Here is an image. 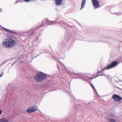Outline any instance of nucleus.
Instances as JSON below:
<instances>
[{
	"mask_svg": "<svg viewBox=\"0 0 122 122\" xmlns=\"http://www.w3.org/2000/svg\"><path fill=\"white\" fill-rule=\"evenodd\" d=\"M62 18L60 17L57 19L56 21H51L48 20H44L42 22V24L39 27H35L33 28L29 31L25 32V33H26L30 35L36 34H39L40 32L39 28L42 26H47L49 25L54 24L56 23H59L65 29L66 32L64 35L65 40L62 41L61 44L58 43L57 48L60 51L64 50L66 46V44L69 42V41L71 40V37L73 36L72 32L71 30V27L67 25L66 23L64 22L61 20Z\"/></svg>",
	"mask_w": 122,
	"mask_h": 122,
	"instance_id": "f257e3e1",
	"label": "nucleus"
},
{
	"mask_svg": "<svg viewBox=\"0 0 122 122\" xmlns=\"http://www.w3.org/2000/svg\"><path fill=\"white\" fill-rule=\"evenodd\" d=\"M72 98L73 100H74L73 102L76 110H73L72 112H70V114L71 116L70 117H68L67 118H65L63 119V120L65 121L66 122H71L73 120V118L74 117V116L76 114V111H79V110L78 109L79 108H82L84 107V104L82 101L77 100L74 97L73 98Z\"/></svg>",
	"mask_w": 122,
	"mask_h": 122,
	"instance_id": "f03ea898",
	"label": "nucleus"
},
{
	"mask_svg": "<svg viewBox=\"0 0 122 122\" xmlns=\"http://www.w3.org/2000/svg\"><path fill=\"white\" fill-rule=\"evenodd\" d=\"M17 41V38L15 37H10L5 39L2 42L4 47L7 48H10L13 47Z\"/></svg>",
	"mask_w": 122,
	"mask_h": 122,
	"instance_id": "7ed1b4c3",
	"label": "nucleus"
},
{
	"mask_svg": "<svg viewBox=\"0 0 122 122\" xmlns=\"http://www.w3.org/2000/svg\"><path fill=\"white\" fill-rule=\"evenodd\" d=\"M58 61L65 67L66 71L67 72V73L72 75H75V76H77L76 77H74L73 78L75 79L77 78L80 79H81L82 80L86 81H88L89 80L90 81H91L92 79V78H90L87 76H84L82 74H79L71 71L69 69H68L64 65L63 63L59 61Z\"/></svg>",
	"mask_w": 122,
	"mask_h": 122,
	"instance_id": "20e7f679",
	"label": "nucleus"
},
{
	"mask_svg": "<svg viewBox=\"0 0 122 122\" xmlns=\"http://www.w3.org/2000/svg\"><path fill=\"white\" fill-rule=\"evenodd\" d=\"M47 75L46 74L40 71L35 75L34 79L37 82H41L46 79Z\"/></svg>",
	"mask_w": 122,
	"mask_h": 122,
	"instance_id": "39448f33",
	"label": "nucleus"
},
{
	"mask_svg": "<svg viewBox=\"0 0 122 122\" xmlns=\"http://www.w3.org/2000/svg\"><path fill=\"white\" fill-rule=\"evenodd\" d=\"M119 63V62L114 61L111 62V64H108L107 65V66H105L103 68V70H108L110 69L114 68L115 66L118 65Z\"/></svg>",
	"mask_w": 122,
	"mask_h": 122,
	"instance_id": "423d86ee",
	"label": "nucleus"
},
{
	"mask_svg": "<svg viewBox=\"0 0 122 122\" xmlns=\"http://www.w3.org/2000/svg\"><path fill=\"white\" fill-rule=\"evenodd\" d=\"M38 108L36 105H34L30 107L27 110V112L28 113H30L37 110Z\"/></svg>",
	"mask_w": 122,
	"mask_h": 122,
	"instance_id": "0eeeda50",
	"label": "nucleus"
},
{
	"mask_svg": "<svg viewBox=\"0 0 122 122\" xmlns=\"http://www.w3.org/2000/svg\"><path fill=\"white\" fill-rule=\"evenodd\" d=\"M110 117L111 118L109 119L110 122H117V120L119 118V117L113 113H110L109 114Z\"/></svg>",
	"mask_w": 122,
	"mask_h": 122,
	"instance_id": "6e6552de",
	"label": "nucleus"
},
{
	"mask_svg": "<svg viewBox=\"0 0 122 122\" xmlns=\"http://www.w3.org/2000/svg\"><path fill=\"white\" fill-rule=\"evenodd\" d=\"M40 36V35H38L36 40L32 42V46L33 47L37 46L40 43L41 40L39 38Z\"/></svg>",
	"mask_w": 122,
	"mask_h": 122,
	"instance_id": "1a4fd4ad",
	"label": "nucleus"
},
{
	"mask_svg": "<svg viewBox=\"0 0 122 122\" xmlns=\"http://www.w3.org/2000/svg\"><path fill=\"white\" fill-rule=\"evenodd\" d=\"M112 98L115 101H121L122 102V97L118 95L114 94L112 97Z\"/></svg>",
	"mask_w": 122,
	"mask_h": 122,
	"instance_id": "9d476101",
	"label": "nucleus"
},
{
	"mask_svg": "<svg viewBox=\"0 0 122 122\" xmlns=\"http://www.w3.org/2000/svg\"><path fill=\"white\" fill-rule=\"evenodd\" d=\"M92 2L93 6L95 8H98L99 7L100 4L97 0H92Z\"/></svg>",
	"mask_w": 122,
	"mask_h": 122,
	"instance_id": "9b49d317",
	"label": "nucleus"
},
{
	"mask_svg": "<svg viewBox=\"0 0 122 122\" xmlns=\"http://www.w3.org/2000/svg\"><path fill=\"white\" fill-rule=\"evenodd\" d=\"M13 91H11V93H10V90H9V88H8L7 89L8 93H7V94H5L4 95H3V97H5V99H6L7 98V97L8 95V96H10V97H9V99H10V98H11L12 96V92Z\"/></svg>",
	"mask_w": 122,
	"mask_h": 122,
	"instance_id": "f8f14e48",
	"label": "nucleus"
},
{
	"mask_svg": "<svg viewBox=\"0 0 122 122\" xmlns=\"http://www.w3.org/2000/svg\"><path fill=\"white\" fill-rule=\"evenodd\" d=\"M1 27L3 30H5L6 31L10 32L11 33L14 34H15L18 35V33L17 32L13 31L11 30H10L9 29H7L3 27L2 26H1Z\"/></svg>",
	"mask_w": 122,
	"mask_h": 122,
	"instance_id": "ddd939ff",
	"label": "nucleus"
},
{
	"mask_svg": "<svg viewBox=\"0 0 122 122\" xmlns=\"http://www.w3.org/2000/svg\"><path fill=\"white\" fill-rule=\"evenodd\" d=\"M63 0H56L55 4L56 5H61L62 3Z\"/></svg>",
	"mask_w": 122,
	"mask_h": 122,
	"instance_id": "4468645a",
	"label": "nucleus"
},
{
	"mask_svg": "<svg viewBox=\"0 0 122 122\" xmlns=\"http://www.w3.org/2000/svg\"><path fill=\"white\" fill-rule=\"evenodd\" d=\"M103 76L106 78H107L108 79V76L107 75H106L105 74H101V75L98 74L97 76H95V77H93V78H92V77H91V78H92V79H93L97 77L98 76Z\"/></svg>",
	"mask_w": 122,
	"mask_h": 122,
	"instance_id": "2eb2a0df",
	"label": "nucleus"
},
{
	"mask_svg": "<svg viewBox=\"0 0 122 122\" xmlns=\"http://www.w3.org/2000/svg\"><path fill=\"white\" fill-rule=\"evenodd\" d=\"M86 1V0H82V1L81 3V7L80 8V10H81L82 8L84 7L85 2Z\"/></svg>",
	"mask_w": 122,
	"mask_h": 122,
	"instance_id": "dca6fc26",
	"label": "nucleus"
},
{
	"mask_svg": "<svg viewBox=\"0 0 122 122\" xmlns=\"http://www.w3.org/2000/svg\"><path fill=\"white\" fill-rule=\"evenodd\" d=\"M0 122H9L6 118H2L0 119Z\"/></svg>",
	"mask_w": 122,
	"mask_h": 122,
	"instance_id": "f3484780",
	"label": "nucleus"
},
{
	"mask_svg": "<svg viewBox=\"0 0 122 122\" xmlns=\"http://www.w3.org/2000/svg\"><path fill=\"white\" fill-rule=\"evenodd\" d=\"M91 86L92 87V88L93 89V90H94V92H96V94H97V96L98 97H99V95H98L97 92L94 86H93V85L92 84L91 85Z\"/></svg>",
	"mask_w": 122,
	"mask_h": 122,
	"instance_id": "a211bd4d",
	"label": "nucleus"
},
{
	"mask_svg": "<svg viewBox=\"0 0 122 122\" xmlns=\"http://www.w3.org/2000/svg\"><path fill=\"white\" fill-rule=\"evenodd\" d=\"M110 12L111 13L113 14H114V15L117 14V15H120L122 14V13L121 12H111V11H110Z\"/></svg>",
	"mask_w": 122,
	"mask_h": 122,
	"instance_id": "6ab92c4d",
	"label": "nucleus"
},
{
	"mask_svg": "<svg viewBox=\"0 0 122 122\" xmlns=\"http://www.w3.org/2000/svg\"><path fill=\"white\" fill-rule=\"evenodd\" d=\"M103 68H102V70H101V71H99V70H98V71L97 73V74H99V73H102V71H104V70H103Z\"/></svg>",
	"mask_w": 122,
	"mask_h": 122,
	"instance_id": "aec40b11",
	"label": "nucleus"
},
{
	"mask_svg": "<svg viewBox=\"0 0 122 122\" xmlns=\"http://www.w3.org/2000/svg\"><path fill=\"white\" fill-rule=\"evenodd\" d=\"M63 92H66V93H67V94H69V95H71V93L69 92H68L67 90H65V91H64Z\"/></svg>",
	"mask_w": 122,
	"mask_h": 122,
	"instance_id": "412c9836",
	"label": "nucleus"
},
{
	"mask_svg": "<svg viewBox=\"0 0 122 122\" xmlns=\"http://www.w3.org/2000/svg\"><path fill=\"white\" fill-rule=\"evenodd\" d=\"M63 92H66V93H67V94H69V95H71V93L69 92H68L67 90H65V91H64Z\"/></svg>",
	"mask_w": 122,
	"mask_h": 122,
	"instance_id": "4be33fe9",
	"label": "nucleus"
},
{
	"mask_svg": "<svg viewBox=\"0 0 122 122\" xmlns=\"http://www.w3.org/2000/svg\"><path fill=\"white\" fill-rule=\"evenodd\" d=\"M52 56V58H53L56 59V60H58V58H57V57H56V56Z\"/></svg>",
	"mask_w": 122,
	"mask_h": 122,
	"instance_id": "5701e85b",
	"label": "nucleus"
},
{
	"mask_svg": "<svg viewBox=\"0 0 122 122\" xmlns=\"http://www.w3.org/2000/svg\"><path fill=\"white\" fill-rule=\"evenodd\" d=\"M25 2H29L30 1H31V0H23Z\"/></svg>",
	"mask_w": 122,
	"mask_h": 122,
	"instance_id": "b1692460",
	"label": "nucleus"
},
{
	"mask_svg": "<svg viewBox=\"0 0 122 122\" xmlns=\"http://www.w3.org/2000/svg\"><path fill=\"white\" fill-rule=\"evenodd\" d=\"M19 2H22V1H19L18 0L16 2H15V4H16L18 3Z\"/></svg>",
	"mask_w": 122,
	"mask_h": 122,
	"instance_id": "393cba45",
	"label": "nucleus"
},
{
	"mask_svg": "<svg viewBox=\"0 0 122 122\" xmlns=\"http://www.w3.org/2000/svg\"><path fill=\"white\" fill-rule=\"evenodd\" d=\"M91 103H89L87 105V106L88 107H89L91 106Z\"/></svg>",
	"mask_w": 122,
	"mask_h": 122,
	"instance_id": "a878e982",
	"label": "nucleus"
},
{
	"mask_svg": "<svg viewBox=\"0 0 122 122\" xmlns=\"http://www.w3.org/2000/svg\"><path fill=\"white\" fill-rule=\"evenodd\" d=\"M4 74V73L2 72L1 73V74L0 75V78L3 75V74Z\"/></svg>",
	"mask_w": 122,
	"mask_h": 122,
	"instance_id": "bb28decb",
	"label": "nucleus"
},
{
	"mask_svg": "<svg viewBox=\"0 0 122 122\" xmlns=\"http://www.w3.org/2000/svg\"><path fill=\"white\" fill-rule=\"evenodd\" d=\"M7 61V60H6L5 61H4L1 64V65L0 66H1V65H3V64H4L6 61Z\"/></svg>",
	"mask_w": 122,
	"mask_h": 122,
	"instance_id": "cd10ccee",
	"label": "nucleus"
},
{
	"mask_svg": "<svg viewBox=\"0 0 122 122\" xmlns=\"http://www.w3.org/2000/svg\"><path fill=\"white\" fill-rule=\"evenodd\" d=\"M2 11V10L0 7V12H1Z\"/></svg>",
	"mask_w": 122,
	"mask_h": 122,
	"instance_id": "c85d7f7f",
	"label": "nucleus"
},
{
	"mask_svg": "<svg viewBox=\"0 0 122 122\" xmlns=\"http://www.w3.org/2000/svg\"><path fill=\"white\" fill-rule=\"evenodd\" d=\"M2 112L1 110L0 109V115L2 114Z\"/></svg>",
	"mask_w": 122,
	"mask_h": 122,
	"instance_id": "c756f323",
	"label": "nucleus"
},
{
	"mask_svg": "<svg viewBox=\"0 0 122 122\" xmlns=\"http://www.w3.org/2000/svg\"><path fill=\"white\" fill-rule=\"evenodd\" d=\"M16 61H15L14 62V64H15V63H16Z\"/></svg>",
	"mask_w": 122,
	"mask_h": 122,
	"instance_id": "7c9ffc66",
	"label": "nucleus"
},
{
	"mask_svg": "<svg viewBox=\"0 0 122 122\" xmlns=\"http://www.w3.org/2000/svg\"><path fill=\"white\" fill-rule=\"evenodd\" d=\"M57 55H59V54H58V53L57 52Z\"/></svg>",
	"mask_w": 122,
	"mask_h": 122,
	"instance_id": "2f4dec72",
	"label": "nucleus"
},
{
	"mask_svg": "<svg viewBox=\"0 0 122 122\" xmlns=\"http://www.w3.org/2000/svg\"><path fill=\"white\" fill-rule=\"evenodd\" d=\"M14 63L12 64V66L13 65H14Z\"/></svg>",
	"mask_w": 122,
	"mask_h": 122,
	"instance_id": "473e14b6",
	"label": "nucleus"
},
{
	"mask_svg": "<svg viewBox=\"0 0 122 122\" xmlns=\"http://www.w3.org/2000/svg\"><path fill=\"white\" fill-rule=\"evenodd\" d=\"M4 69H3L2 70V71H3H3H4Z\"/></svg>",
	"mask_w": 122,
	"mask_h": 122,
	"instance_id": "72a5a7b5",
	"label": "nucleus"
},
{
	"mask_svg": "<svg viewBox=\"0 0 122 122\" xmlns=\"http://www.w3.org/2000/svg\"><path fill=\"white\" fill-rule=\"evenodd\" d=\"M37 56H35V57H37Z\"/></svg>",
	"mask_w": 122,
	"mask_h": 122,
	"instance_id": "f704fd0d",
	"label": "nucleus"
},
{
	"mask_svg": "<svg viewBox=\"0 0 122 122\" xmlns=\"http://www.w3.org/2000/svg\"><path fill=\"white\" fill-rule=\"evenodd\" d=\"M111 83H112V81H111Z\"/></svg>",
	"mask_w": 122,
	"mask_h": 122,
	"instance_id": "c9c22d12",
	"label": "nucleus"
},
{
	"mask_svg": "<svg viewBox=\"0 0 122 122\" xmlns=\"http://www.w3.org/2000/svg\"><path fill=\"white\" fill-rule=\"evenodd\" d=\"M31 0V1H32V0Z\"/></svg>",
	"mask_w": 122,
	"mask_h": 122,
	"instance_id": "e433bc0d",
	"label": "nucleus"
},
{
	"mask_svg": "<svg viewBox=\"0 0 122 122\" xmlns=\"http://www.w3.org/2000/svg\"><path fill=\"white\" fill-rule=\"evenodd\" d=\"M94 76V75H93V76Z\"/></svg>",
	"mask_w": 122,
	"mask_h": 122,
	"instance_id": "4c0bfd02",
	"label": "nucleus"
},
{
	"mask_svg": "<svg viewBox=\"0 0 122 122\" xmlns=\"http://www.w3.org/2000/svg\"><path fill=\"white\" fill-rule=\"evenodd\" d=\"M94 76V75H93V76Z\"/></svg>",
	"mask_w": 122,
	"mask_h": 122,
	"instance_id": "58836bf2",
	"label": "nucleus"
},
{
	"mask_svg": "<svg viewBox=\"0 0 122 122\" xmlns=\"http://www.w3.org/2000/svg\"><path fill=\"white\" fill-rule=\"evenodd\" d=\"M94 76V75H93V76Z\"/></svg>",
	"mask_w": 122,
	"mask_h": 122,
	"instance_id": "ea45409f",
	"label": "nucleus"
}]
</instances>
